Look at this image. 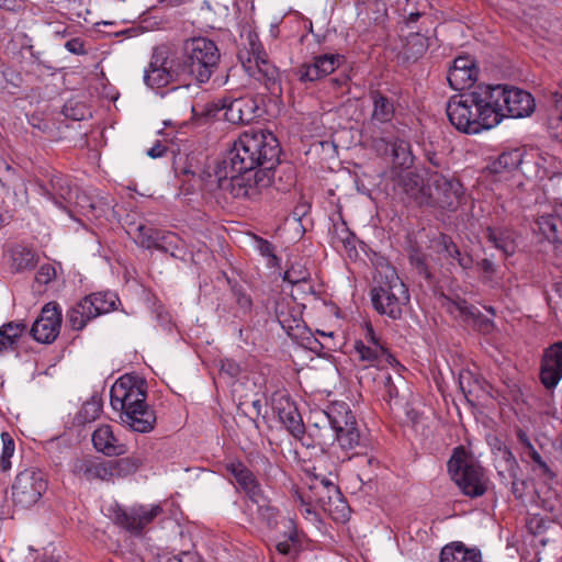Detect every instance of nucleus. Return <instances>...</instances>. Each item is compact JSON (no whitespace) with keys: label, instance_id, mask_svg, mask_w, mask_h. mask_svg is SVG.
Wrapping results in <instances>:
<instances>
[{"label":"nucleus","instance_id":"f257e3e1","mask_svg":"<svg viewBox=\"0 0 562 562\" xmlns=\"http://www.w3.org/2000/svg\"><path fill=\"white\" fill-rule=\"evenodd\" d=\"M536 108L533 97L519 88L479 85L449 99L447 115L460 132L477 134L496 126L504 117L529 116Z\"/></svg>","mask_w":562,"mask_h":562},{"label":"nucleus","instance_id":"f03ea898","mask_svg":"<svg viewBox=\"0 0 562 562\" xmlns=\"http://www.w3.org/2000/svg\"><path fill=\"white\" fill-rule=\"evenodd\" d=\"M280 144L269 131H246L224 155L233 173L246 178L245 182L256 188V201L273 181L274 168L279 164Z\"/></svg>","mask_w":562,"mask_h":562},{"label":"nucleus","instance_id":"7ed1b4c3","mask_svg":"<svg viewBox=\"0 0 562 562\" xmlns=\"http://www.w3.org/2000/svg\"><path fill=\"white\" fill-rule=\"evenodd\" d=\"M146 397L143 382L131 374L119 378L110 390L112 408L131 422H156L157 417L146 403Z\"/></svg>","mask_w":562,"mask_h":562},{"label":"nucleus","instance_id":"20e7f679","mask_svg":"<svg viewBox=\"0 0 562 562\" xmlns=\"http://www.w3.org/2000/svg\"><path fill=\"white\" fill-rule=\"evenodd\" d=\"M221 54L217 45L206 37H192L183 42L180 71L198 83L207 82L218 67Z\"/></svg>","mask_w":562,"mask_h":562},{"label":"nucleus","instance_id":"39448f33","mask_svg":"<svg viewBox=\"0 0 562 562\" xmlns=\"http://www.w3.org/2000/svg\"><path fill=\"white\" fill-rule=\"evenodd\" d=\"M183 172L193 177L198 176L201 186L207 191L218 189L224 193H229L234 199L256 201L257 187L251 188L250 184L245 182L246 178L234 175L228 164H224V157L213 166L202 169L199 173L191 169H184Z\"/></svg>","mask_w":562,"mask_h":562},{"label":"nucleus","instance_id":"423d86ee","mask_svg":"<svg viewBox=\"0 0 562 562\" xmlns=\"http://www.w3.org/2000/svg\"><path fill=\"white\" fill-rule=\"evenodd\" d=\"M374 281L375 285L371 290L373 307L382 315L398 319L402 316V306L409 300L406 285L392 268H386L384 274L379 272Z\"/></svg>","mask_w":562,"mask_h":562},{"label":"nucleus","instance_id":"0eeeda50","mask_svg":"<svg viewBox=\"0 0 562 562\" xmlns=\"http://www.w3.org/2000/svg\"><path fill=\"white\" fill-rule=\"evenodd\" d=\"M448 471L464 495L474 498L485 494L487 479L484 470L468 454L464 447L454 448L448 461Z\"/></svg>","mask_w":562,"mask_h":562},{"label":"nucleus","instance_id":"6e6552de","mask_svg":"<svg viewBox=\"0 0 562 562\" xmlns=\"http://www.w3.org/2000/svg\"><path fill=\"white\" fill-rule=\"evenodd\" d=\"M238 59L245 71L265 86L269 87L278 81L279 70L268 59L257 33L247 32L243 47L238 52Z\"/></svg>","mask_w":562,"mask_h":562},{"label":"nucleus","instance_id":"1a4fd4ad","mask_svg":"<svg viewBox=\"0 0 562 562\" xmlns=\"http://www.w3.org/2000/svg\"><path fill=\"white\" fill-rule=\"evenodd\" d=\"M117 301L116 294L112 292H95L86 295L67 312V323L72 330H82L90 321L114 311Z\"/></svg>","mask_w":562,"mask_h":562},{"label":"nucleus","instance_id":"9d476101","mask_svg":"<svg viewBox=\"0 0 562 562\" xmlns=\"http://www.w3.org/2000/svg\"><path fill=\"white\" fill-rule=\"evenodd\" d=\"M427 195L429 199L425 205L453 210L460 204L463 186L458 179L434 172L428 178Z\"/></svg>","mask_w":562,"mask_h":562},{"label":"nucleus","instance_id":"9b49d317","mask_svg":"<svg viewBox=\"0 0 562 562\" xmlns=\"http://www.w3.org/2000/svg\"><path fill=\"white\" fill-rule=\"evenodd\" d=\"M47 488V482L40 471L20 472L12 485V498L16 506L27 508L36 504Z\"/></svg>","mask_w":562,"mask_h":562},{"label":"nucleus","instance_id":"f8f14e48","mask_svg":"<svg viewBox=\"0 0 562 562\" xmlns=\"http://www.w3.org/2000/svg\"><path fill=\"white\" fill-rule=\"evenodd\" d=\"M537 154L528 151L526 148H514L502 153L494 160L488 169L492 173L501 175L519 170L526 177H532L538 173Z\"/></svg>","mask_w":562,"mask_h":562},{"label":"nucleus","instance_id":"ddd939ff","mask_svg":"<svg viewBox=\"0 0 562 562\" xmlns=\"http://www.w3.org/2000/svg\"><path fill=\"white\" fill-rule=\"evenodd\" d=\"M162 513L164 509L159 504L134 505L120 509L115 515V522L130 533L140 536Z\"/></svg>","mask_w":562,"mask_h":562},{"label":"nucleus","instance_id":"4468645a","mask_svg":"<svg viewBox=\"0 0 562 562\" xmlns=\"http://www.w3.org/2000/svg\"><path fill=\"white\" fill-rule=\"evenodd\" d=\"M41 189L43 194L50 199L60 209L66 210L67 204L72 203L79 206L82 212H86L87 209H94L93 203H88V201H80L77 189H72L70 187L69 180L61 173L53 175L49 179L48 186L41 187ZM82 200H87V198L82 196Z\"/></svg>","mask_w":562,"mask_h":562},{"label":"nucleus","instance_id":"2eb2a0df","mask_svg":"<svg viewBox=\"0 0 562 562\" xmlns=\"http://www.w3.org/2000/svg\"><path fill=\"white\" fill-rule=\"evenodd\" d=\"M61 326V310L56 302L45 304L33 323L30 334L38 342L52 344L58 337Z\"/></svg>","mask_w":562,"mask_h":562},{"label":"nucleus","instance_id":"dca6fc26","mask_svg":"<svg viewBox=\"0 0 562 562\" xmlns=\"http://www.w3.org/2000/svg\"><path fill=\"white\" fill-rule=\"evenodd\" d=\"M344 61L339 54L316 55L311 61L301 64L294 71L299 81L313 82L334 72Z\"/></svg>","mask_w":562,"mask_h":562},{"label":"nucleus","instance_id":"f3484780","mask_svg":"<svg viewBox=\"0 0 562 562\" xmlns=\"http://www.w3.org/2000/svg\"><path fill=\"white\" fill-rule=\"evenodd\" d=\"M262 99L255 95H245L237 98L223 105L225 109V119L233 124H249L256 119L262 116Z\"/></svg>","mask_w":562,"mask_h":562},{"label":"nucleus","instance_id":"a211bd4d","mask_svg":"<svg viewBox=\"0 0 562 562\" xmlns=\"http://www.w3.org/2000/svg\"><path fill=\"white\" fill-rule=\"evenodd\" d=\"M540 381L547 390H553L562 379V341H557L543 351L540 364Z\"/></svg>","mask_w":562,"mask_h":562},{"label":"nucleus","instance_id":"6ab92c4d","mask_svg":"<svg viewBox=\"0 0 562 562\" xmlns=\"http://www.w3.org/2000/svg\"><path fill=\"white\" fill-rule=\"evenodd\" d=\"M183 75L179 63L173 66L168 61L165 52L156 50L151 57L148 69L145 70L144 81L151 88H160L168 85L173 77Z\"/></svg>","mask_w":562,"mask_h":562},{"label":"nucleus","instance_id":"aec40b11","mask_svg":"<svg viewBox=\"0 0 562 562\" xmlns=\"http://www.w3.org/2000/svg\"><path fill=\"white\" fill-rule=\"evenodd\" d=\"M477 67L470 56H459L453 60L447 76L450 87L454 90H472L473 83L477 79ZM475 87H473L474 89Z\"/></svg>","mask_w":562,"mask_h":562},{"label":"nucleus","instance_id":"412c9836","mask_svg":"<svg viewBox=\"0 0 562 562\" xmlns=\"http://www.w3.org/2000/svg\"><path fill=\"white\" fill-rule=\"evenodd\" d=\"M108 462L98 457L86 456L76 458L71 464V471L75 475L87 481L102 480L109 481Z\"/></svg>","mask_w":562,"mask_h":562},{"label":"nucleus","instance_id":"4be33fe9","mask_svg":"<svg viewBox=\"0 0 562 562\" xmlns=\"http://www.w3.org/2000/svg\"><path fill=\"white\" fill-rule=\"evenodd\" d=\"M276 317L289 336H296L297 333L295 331L299 330L304 323L301 307L294 302L285 300L277 302Z\"/></svg>","mask_w":562,"mask_h":562},{"label":"nucleus","instance_id":"5701e85b","mask_svg":"<svg viewBox=\"0 0 562 562\" xmlns=\"http://www.w3.org/2000/svg\"><path fill=\"white\" fill-rule=\"evenodd\" d=\"M536 224L547 240L562 244V202L553 206L551 213L540 215Z\"/></svg>","mask_w":562,"mask_h":562},{"label":"nucleus","instance_id":"b1692460","mask_svg":"<svg viewBox=\"0 0 562 562\" xmlns=\"http://www.w3.org/2000/svg\"><path fill=\"white\" fill-rule=\"evenodd\" d=\"M458 383L460 391L469 403L479 401L487 392L485 380L470 369H462L459 372Z\"/></svg>","mask_w":562,"mask_h":562},{"label":"nucleus","instance_id":"393cba45","mask_svg":"<svg viewBox=\"0 0 562 562\" xmlns=\"http://www.w3.org/2000/svg\"><path fill=\"white\" fill-rule=\"evenodd\" d=\"M335 438L344 450H352L366 440L364 428L359 424H330Z\"/></svg>","mask_w":562,"mask_h":562},{"label":"nucleus","instance_id":"a878e982","mask_svg":"<svg viewBox=\"0 0 562 562\" xmlns=\"http://www.w3.org/2000/svg\"><path fill=\"white\" fill-rule=\"evenodd\" d=\"M439 562H483V559L480 549L469 548L463 542L457 541L441 549Z\"/></svg>","mask_w":562,"mask_h":562},{"label":"nucleus","instance_id":"bb28decb","mask_svg":"<svg viewBox=\"0 0 562 562\" xmlns=\"http://www.w3.org/2000/svg\"><path fill=\"white\" fill-rule=\"evenodd\" d=\"M92 442L105 456H121L125 452V446L119 442L109 424H103L93 431Z\"/></svg>","mask_w":562,"mask_h":562},{"label":"nucleus","instance_id":"cd10ccee","mask_svg":"<svg viewBox=\"0 0 562 562\" xmlns=\"http://www.w3.org/2000/svg\"><path fill=\"white\" fill-rule=\"evenodd\" d=\"M494 456V465L503 484L508 485L509 479L519 474V465L508 447L497 448Z\"/></svg>","mask_w":562,"mask_h":562},{"label":"nucleus","instance_id":"c85d7f7f","mask_svg":"<svg viewBox=\"0 0 562 562\" xmlns=\"http://www.w3.org/2000/svg\"><path fill=\"white\" fill-rule=\"evenodd\" d=\"M355 351L361 361L371 366H379L382 362L393 364L396 362L392 353L383 345L371 346L358 340L355 344Z\"/></svg>","mask_w":562,"mask_h":562},{"label":"nucleus","instance_id":"c756f323","mask_svg":"<svg viewBox=\"0 0 562 562\" xmlns=\"http://www.w3.org/2000/svg\"><path fill=\"white\" fill-rule=\"evenodd\" d=\"M370 97L373 104L371 121L382 124L390 123L395 114L393 100L380 91H372Z\"/></svg>","mask_w":562,"mask_h":562},{"label":"nucleus","instance_id":"7c9ffc66","mask_svg":"<svg viewBox=\"0 0 562 562\" xmlns=\"http://www.w3.org/2000/svg\"><path fill=\"white\" fill-rule=\"evenodd\" d=\"M402 187L404 192L418 205L423 206L427 203L429 199V195H427L428 183L425 186L419 175L412 171L406 172L402 177Z\"/></svg>","mask_w":562,"mask_h":562},{"label":"nucleus","instance_id":"2f4dec72","mask_svg":"<svg viewBox=\"0 0 562 562\" xmlns=\"http://www.w3.org/2000/svg\"><path fill=\"white\" fill-rule=\"evenodd\" d=\"M311 278L310 271L301 263H292L284 272L283 280L292 283L293 285L302 289L303 292L307 291L314 293L313 285L308 282Z\"/></svg>","mask_w":562,"mask_h":562},{"label":"nucleus","instance_id":"473e14b6","mask_svg":"<svg viewBox=\"0 0 562 562\" xmlns=\"http://www.w3.org/2000/svg\"><path fill=\"white\" fill-rule=\"evenodd\" d=\"M524 457L529 460L531 470L537 476L544 481H552L555 477L557 474L552 464L548 462L535 447H529V452L525 453Z\"/></svg>","mask_w":562,"mask_h":562},{"label":"nucleus","instance_id":"72a5a7b5","mask_svg":"<svg viewBox=\"0 0 562 562\" xmlns=\"http://www.w3.org/2000/svg\"><path fill=\"white\" fill-rule=\"evenodd\" d=\"M109 477L126 476L135 473L142 465V461L135 457H125L121 459L106 460Z\"/></svg>","mask_w":562,"mask_h":562},{"label":"nucleus","instance_id":"f704fd0d","mask_svg":"<svg viewBox=\"0 0 562 562\" xmlns=\"http://www.w3.org/2000/svg\"><path fill=\"white\" fill-rule=\"evenodd\" d=\"M486 238L497 249L502 250L506 256L513 255L516 250L515 239H514L513 233L509 231H503V229H496L493 227H487Z\"/></svg>","mask_w":562,"mask_h":562},{"label":"nucleus","instance_id":"c9c22d12","mask_svg":"<svg viewBox=\"0 0 562 562\" xmlns=\"http://www.w3.org/2000/svg\"><path fill=\"white\" fill-rule=\"evenodd\" d=\"M11 270L13 272H22L31 270L36 266V257L33 250L16 246L11 250Z\"/></svg>","mask_w":562,"mask_h":562},{"label":"nucleus","instance_id":"e433bc0d","mask_svg":"<svg viewBox=\"0 0 562 562\" xmlns=\"http://www.w3.org/2000/svg\"><path fill=\"white\" fill-rule=\"evenodd\" d=\"M225 469L234 476L244 492L257 482L254 473L240 461L228 462L225 464Z\"/></svg>","mask_w":562,"mask_h":562},{"label":"nucleus","instance_id":"4c0bfd02","mask_svg":"<svg viewBox=\"0 0 562 562\" xmlns=\"http://www.w3.org/2000/svg\"><path fill=\"white\" fill-rule=\"evenodd\" d=\"M441 305L447 310V312L454 316L474 317L477 312V308L474 305L469 304L464 299L460 296H443Z\"/></svg>","mask_w":562,"mask_h":562},{"label":"nucleus","instance_id":"58836bf2","mask_svg":"<svg viewBox=\"0 0 562 562\" xmlns=\"http://www.w3.org/2000/svg\"><path fill=\"white\" fill-rule=\"evenodd\" d=\"M272 411L277 414L278 422H302L294 403L289 398L281 397L274 401Z\"/></svg>","mask_w":562,"mask_h":562},{"label":"nucleus","instance_id":"ea45409f","mask_svg":"<svg viewBox=\"0 0 562 562\" xmlns=\"http://www.w3.org/2000/svg\"><path fill=\"white\" fill-rule=\"evenodd\" d=\"M393 164L395 167L409 168L413 164L411 145L404 139H395L392 144Z\"/></svg>","mask_w":562,"mask_h":562},{"label":"nucleus","instance_id":"a19ab883","mask_svg":"<svg viewBox=\"0 0 562 562\" xmlns=\"http://www.w3.org/2000/svg\"><path fill=\"white\" fill-rule=\"evenodd\" d=\"M102 400L98 395H92L82 404L77 414V422H95L102 413Z\"/></svg>","mask_w":562,"mask_h":562},{"label":"nucleus","instance_id":"79ce46f5","mask_svg":"<svg viewBox=\"0 0 562 562\" xmlns=\"http://www.w3.org/2000/svg\"><path fill=\"white\" fill-rule=\"evenodd\" d=\"M161 231L147 225H138L136 228V241L146 249H151L158 246L160 240Z\"/></svg>","mask_w":562,"mask_h":562},{"label":"nucleus","instance_id":"37998d69","mask_svg":"<svg viewBox=\"0 0 562 562\" xmlns=\"http://www.w3.org/2000/svg\"><path fill=\"white\" fill-rule=\"evenodd\" d=\"M443 247L447 257L456 260L463 270H470L473 267V258L468 252H462L460 248L451 240L443 239Z\"/></svg>","mask_w":562,"mask_h":562},{"label":"nucleus","instance_id":"c03bdc74","mask_svg":"<svg viewBox=\"0 0 562 562\" xmlns=\"http://www.w3.org/2000/svg\"><path fill=\"white\" fill-rule=\"evenodd\" d=\"M325 414L329 422H356V416L346 402L331 403Z\"/></svg>","mask_w":562,"mask_h":562},{"label":"nucleus","instance_id":"a18cd8bd","mask_svg":"<svg viewBox=\"0 0 562 562\" xmlns=\"http://www.w3.org/2000/svg\"><path fill=\"white\" fill-rule=\"evenodd\" d=\"M286 524H288V526H286L288 530L285 531L286 539L283 541H279L276 544V549L282 555H292L293 551H294L293 550L294 546L299 543V535H297L296 528H295L292 519H289L286 521Z\"/></svg>","mask_w":562,"mask_h":562},{"label":"nucleus","instance_id":"49530a36","mask_svg":"<svg viewBox=\"0 0 562 562\" xmlns=\"http://www.w3.org/2000/svg\"><path fill=\"white\" fill-rule=\"evenodd\" d=\"M257 520L268 528L277 526L278 509L270 504L269 499L256 505Z\"/></svg>","mask_w":562,"mask_h":562},{"label":"nucleus","instance_id":"de8ad7c7","mask_svg":"<svg viewBox=\"0 0 562 562\" xmlns=\"http://www.w3.org/2000/svg\"><path fill=\"white\" fill-rule=\"evenodd\" d=\"M2 452L0 456V469L8 471L11 469V458L14 454L15 445L11 435L7 431L1 434Z\"/></svg>","mask_w":562,"mask_h":562},{"label":"nucleus","instance_id":"09e8293b","mask_svg":"<svg viewBox=\"0 0 562 562\" xmlns=\"http://www.w3.org/2000/svg\"><path fill=\"white\" fill-rule=\"evenodd\" d=\"M180 244L181 240L176 234L171 232H162L160 235V240L158 241V246H156L155 249L169 252L172 257H176V251L179 250Z\"/></svg>","mask_w":562,"mask_h":562},{"label":"nucleus","instance_id":"8fccbe9b","mask_svg":"<svg viewBox=\"0 0 562 562\" xmlns=\"http://www.w3.org/2000/svg\"><path fill=\"white\" fill-rule=\"evenodd\" d=\"M25 329L26 324L24 322H9L0 327V330L5 335V338H9L11 347L15 345L16 340Z\"/></svg>","mask_w":562,"mask_h":562},{"label":"nucleus","instance_id":"3c124183","mask_svg":"<svg viewBox=\"0 0 562 562\" xmlns=\"http://www.w3.org/2000/svg\"><path fill=\"white\" fill-rule=\"evenodd\" d=\"M87 113V109L79 102L68 101L63 108V114L72 121L83 120Z\"/></svg>","mask_w":562,"mask_h":562},{"label":"nucleus","instance_id":"603ef678","mask_svg":"<svg viewBox=\"0 0 562 562\" xmlns=\"http://www.w3.org/2000/svg\"><path fill=\"white\" fill-rule=\"evenodd\" d=\"M256 247L260 255L269 258L270 266H278L280 259L274 255V246L261 237H256Z\"/></svg>","mask_w":562,"mask_h":562},{"label":"nucleus","instance_id":"864d4df0","mask_svg":"<svg viewBox=\"0 0 562 562\" xmlns=\"http://www.w3.org/2000/svg\"><path fill=\"white\" fill-rule=\"evenodd\" d=\"M334 238H337L342 245L347 248L352 244L353 234L346 226V223H341L340 225H336L334 229Z\"/></svg>","mask_w":562,"mask_h":562},{"label":"nucleus","instance_id":"5fc2aeb1","mask_svg":"<svg viewBox=\"0 0 562 562\" xmlns=\"http://www.w3.org/2000/svg\"><path fill=\"white\" fill-rule=\"evenodd\" d=\"M56 277V270L50 265H43L35 274V280L40 284H47Z\"/></svg>","mask_w":562,"mask_h":562},{"label":"nucleus","instance_id":"6e6d98bb","mask_svg":"<svg viewBox=\"0 0 562 562\" xmlns=\"http://www.w3.org/2000/svg\"><path fill=\"white\" fill-rule=\"evenodd\" d=\"M553 295L549 296L548 302L553 311L562 313V282H557L552 286Z\"/></svg>","mask_w":562,"mask_h":562},{"label":"nucleus","instance_id":"4d7b16f0","mask_svg":"<svg viewBox=\"0 0 562 562\" xmlns=\"http://www.w3.org/2000/svg\"><path fill=\"white\" fill-rule=\"evenodd\" d=\"M245 493L247 494V496L249 497L250 502L254 505H258V504L262 503L263 501L268 499V497L265 495L258 481L256 483H254L250 486V488L248 487L245 491Z\"/></svg>","mask_w":562,"mask_h":562},{"label":"nucleus","instance_id":"13d9d810","mask_svg":"<svg viewBox=\"0 0 562 562\" xmlns=\"http://www.w3.org/2000/svg\"><path fill=\"white\" fill-rule=\"evenodd\" d=\"M477 267L482 271V280L484 282L492 281L496 271L494 262L487 258H484L477 262Z\"/></svg>","mask_w":562,"mask_h":562},{"label":"nucleus","instance_id":"bf43d9fd","mask_svg":"<svg viewBox=\"0 0 562 562\" xmlns=\"http://www.w3.org/2000/svg\"><path fill=\"white\" fill-rule=\"evenodd\" d=\"M508 484L512 485V493L513 495L519 499L522 498L527 484L525 480H521L518 477V474H516L514 477L509 479Z\"/></svg>","mask_w":562,"mask_h":562},{"label":"nucleus","instance_id":"052dcab7","mask_svg":"<svg viewBox=\"0 0 562 562\" xmlns=\"http://www.w3.org/2000/svg\"><path fill=\"white\" fill-rule=\"evenodd\" d=\"M234 295H235V299H236V303L238 304V306L244 311V312H248L252 305V301L250 299L249 295H247L245 292L238 290V289H234Z\"/></svg>","mask_w":562,"mask_h":562},{"label":"nucleus","instance_id":"680f3d73","mask_svg":"<svg viewBox=\"0 0 562 562\" xmlns=\"http://www.w3.org/2000/svg\"><path fill=\"white\" fill-rule=\"evenodd\" d=\"M221 369L232 378L237 376L241 371L239 364L231 359L223 360Z\"/></svg>","mask_w":562,"mask_h":562},{"label":"nucleus","instance_id":"e2e57ef3","mask_svg":"<svg viewBox=\"0 0 562 562\" xmlns=\"http://www.w3.org/2000/svg\"><path fill=\"white\" fill-rule=\"evenodd\" d=\"M65 47L68 52L76 54V55L86 54L83 42L78 37L67 41L65 43Z\"/></svg>","mask_w":562,"mask_h":562},{"label":"nucleus","instance_id":"0e129e2a","mask_svg":"<svg viewBox=\"0 0 562 562\" xmlns=\"http://www.w3.org/2000/svg\"><path fill=\"white\" fill-rule=\"evenodd\" d=\"M262 403L260 400H256V401H252L249 405V408L252 411L251 413L249 412H246V415L247 417L251 420V422H255L256 419H258L260 416H261V408H262Z\"/></svg>","mask_w":562,"mask_h":562},{"label":"nucleus","instance_id":"69168bd1","mask_svg":"<svg viewBox=\"0 0 562 562\" xmlns=\"http://www.w3.org/2000/svg\"><path fill=\"white\" fill-rule=\"evenodd\" d=\"M364 339L371 346L383 345L381 342V339L375 335V333L373 330V327H372V325L370 323L366 324Z\"/></svg>","mask_w":562,"mask_h":562},{"label":"nucleus","instance_id":"338daca9","mask_svg":"<svg viewBox=\"0 0 562 562\" xmlns=\"http://www.w3.org/2000/svg\"><path fill=\"white\" fill-rule=\"evenodd\" d=\"M166 151H167V146H165L160 142H157L153 147H150L147 150V155L150 158H160L166 154Z\"/></svg>","mask_w":562,"mask_h":562},{"label":"nucleus","instance_id":"774afa93","mask_svg":"<svg viewBox=\"0 0 562 562\" xmlns=\"http://www.w3.org/2000/svg\"><path fill=\"white\" fill-rule=\"evenodd\" d=\"M286 429L293 437L301 438L305 432V424H285Z\"/></svg>","mask_w":562,"mask_h":562}]
</instances>
